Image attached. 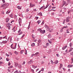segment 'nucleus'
I'll list each match as a JSON object with an SVG mask.
<instances>
[{"label":"nucleus","mask_w":73,"mask_h":73,"mask_svg":"<svg viewBox=\"0 0 73 73\" xmlns=\"http://www.w3.org/2000/svg\"><path fill=\"white\" fill-rule=\"evenodd\" d=\"M21 31V29H20L19 31H18V33H19V32Z\"/></svg>","instance_id":"nucleus-53"},{"label":"nucleus","mask_w":73,"mask_h":73,"mask_svg":"<svg viewBox=\"0 0 73 73\" xmlns=\"http://www.w3.org/2000/svg\"><path fill=\"white\" fill-rule=\"evenodd\" d=\"M11 12V11H9H9H7V12H6V14H8V13L9 14V13H10V12Z\"/></svg>","instance_id":"nucleus-31"},{"label":"nucleus","mask_w":73,"mask_h":73,"mask_svg":"<svg viewBox=\"0 0 73 73\" xmlns=\"http://www.w3.org/2000/svg\"><path fill=\"white\" fill-rule=\"evenodd\" d=\"M5 55L6 56H7V57H9V55L7 54V53H6L5 54Z\"/></svg>","instance_id":"nucleus-36"},{"label":"nucleus","mask_w":73,"mask_h":73,"mask_svg":"<svg viewBox=\"0 0 73 73\" xmlns=\"http://www.w3.org/2000/svg\"><path fill=\"white\" fill-rule=\"evenodd\" d=\"M44 7H45L44 6H42V7H41V8H42V9H45V8H44Z\"/></svg>","instance_id":"nucleus-33"},{"label":"nucleus","mask_w":73,"mask_h":73,"mask_svg":"<svg viewBox=\"0 0 73 73\" xmlns=\"http://www.w3.org/2000/svg\"><path fill=\"white\" fill-rule=\"evenodd\" d=\"M71 64H72V63H73V58H72L71 59Z\"/></svg>","instance_id":"nucleus-29"},{"label":"nucleus","mask_w":73,"mask_h":73,"mask_svg":"<svg viewBox=\"0 0 73 73\" xmlns=\"http://www.w3.org/2000/svg\"><path fill=\"white\" fill-rule=\"evenodd\" d=\"M73 48H71L69 50L68 52H71V51H72V49H73Z\"/></svg>","instance_id":"nucleus-19"},{"label":"nucleus","mask_w":73,"mask_h":73,"mask_svg":"<svg viewBox=\"0 0 73 73\" xmlns=\"http://www.w3.org/2000/svg\"><path fill=\"white\" fill-rule=\"evenodd\" d=\"M39 53V52H37L35 54V55L36 56H37L38 55V54Z\"/></svg>","instance_id":"nucleus-17"},{"label":"nucleus","mask_w":73,"mask_h":73,"mask_svg":"<svg viewBox=\"0 0 73 73\" xmlns=\"http://www.w3.org/2000/svg\"><path fill=\"white\" fill-rule=\"evenodd\" d=\"M35 45V43H33L31 44V46H34Z\"/></svg>","instance_id":"nucleus-18"},{"label":"nucleus","mask_w":73,"mask_h":73,"mask_svg":"<svg viewBox=\"0 0 73 73\" xmlns=\"http://www.w3.org/2000/svg\"><path fill=\"white\" fill-rule=\"evenodd\" d=\"M33 11H35V12H36V11H37V10H36V9H34Z\"/></svg>","instance_id":"nucleus-47"},{"label":"nucleus","mask_w":73,"mask_h":73,"mask_svg":"<svg viewBox=\"0 0 73 73\" xmlns=\"http://www.w3.org/2000/svg\"><path fill=\"white\" fill-rule=\"evenodd\" d=\"M1 14H2V15H4V11H2Z\"/></svg>","instance_id":"nucleus-40"},{"label":"nucleus","mask_w":73,"mask_h":73,"mask_svg":"<svg viewBox=\"0 0 73 73\" xmlns=\"http://www.w3.org/2000/svg\"><path fill=\"white\" fill-rule=\"evenodd\" d=\"M32 62H33V61L32 60H30V61L28 62V64H32Z\"/></svg>","instance_id":"nucleus-7"},{"label":"nucleus","mask_w":73,"mask_h":73,"mask_svg":"<svg viewBox=\"0 0 73 73\" xmlns=\"http://www.w3.org/2000/svg\"><path fill=\"white\" fill-rule=\"evenodd\" d=\"M6 61H9V58H6Z\"/></svg>","instance_id":"nucleus-37"},{"label":"nucleus","mask_w":73,"mask_h":73,"mask_svg":"<svg viewBox=\"0 0 73 73\" xmlns=\"http://www.w3.org/2000/svg\"><path fill=\"white\" fill-rule=\"evenodd\" d=\"M64 27H63V28L61 29L60 31V32H63V29H64Z\"/></svg>","instance_id":"nucleus-25"},{"label":"nucleus","mask_w":73,"mask_h":73,"mask_svg":"<svg viewBox=\"0 0 73 73\" xmlns=\"http://www.w3.org/2000/svg\"><path fill=\"white\" fill-rule=\"evenodd\" d=\"M32 67L34 69H35V68H36V66H34V65H33L32 66Z\"/></svg>","instance_id":"nucleus-20"},{"label":"nucleus","mask_w":73,"mask_h":73,"mask_svg":"<svg viewBox=\"0 0 73 73\" xmlns=\"http://www.w3.org/2000/svg\"><path fill=\"white\" fill-rule=\"evenodd\" d=\"M52 9H55V8H56V7H52Z\"/></svg>","instance_id":"nucleus-52"},{"label":"nucleus","mask_w":73,"mask_h":73,"mask_svg":"<svg viewBox=\"0 0 73 73\" xmlns=\"http://www.w3.org/2000/svg\"><path fill=\"white\" fill-rule=\"evenodd\" d=\"M44 21H43L41 24L42 25H43V24H44Z\"/></svg>","instance_id":"nucleus-61"},{"label":"nucleus","mask_w":73,"mask_h":73,"mask_svg":"<svg viewBox=\"0 0 73 73\" xmlns=\"http://www.w3.org/2000/svg\"><path fill=\"white\" fill-rule=\"evenodd\" d=\"M10 16L12 18L13 17V14H12L11 15H10Z\"/></svg>","instance_id":"nucleus-34"},{"label":"nucleus","mask_w":73,"mask_h":73,"mask_svg":"<svg viewBox=\"0 0 73 73\" xmlns=\"http://www.w3.org/2000/svg\"><path fill=\"white\" fill-rule=\"evenodd\" d=\"M25 36V34H24L23 36H22V37L21 38H23V37H24V36Z\"/></svg>","instance_id":"nucleus-58"},{"label":"nucleus","mask_w":73,"mask_h":73,"mask_svg":"<svg viewBox=\"0 0 73 73\" xmlns=\"http://www.w3.org/2000/svg\"><path fill=\"white\" fill-rule=\"evenodd\" d=\"M64 5V4H63V5H62L61 6V7H63Z\"/></svg>","instance_id":"nucleus-64"},{"label":"nucleus","mask_w":73,"mask_h":73,"mask_svg":"<svg viewBox=\"0 0 73 73\" xmlns=\"http://www.w3.org/2000/svg\"><path fill=\"white\" fill-rule=\"evenodd\" d=\"M48 42H49V43L50 44H52V41H50V40H48Z\"/></svg>","instance_id":"nucleus-24"},{"label":"nucleus","mask_w":73,"mask_h":73,"mask_svg":"<svg viewBox=\"0 0 73 73\" xmlns=\"http://www.w3.org/2000/svg\"><path fill=\"white\" fill-rule=\"evenodd\" d=\"M48 38H51V35H50V34H49V35H48Z\"/></svg>","instance_id":"nucleus-15"},{"label":"nucleus","mask_w":73,"mask_h":73,"mask_svg":"<svg viewBox=\"0 0 73 73\" xmlns=\"http://www.w3.org/2000/svg\"><path fill=\"white\" fill-rule=\"evenodd\" d=\"M73 65H69L68 66V68H72V67H73Z\"/></svg>","instance_id":"nucleus-10"},{"label":"nucleus","mask_w":73,"mask_h":73,"mask_svg":"<svg viewBox=\"0 0 73 73\" xmlns=\"http://www.w3.org/2000/svg\"><path fill=\"white\" fill-rule=\"evenodd\" d=\"M21 18H19V20H18V21H19V23L20 26H21V24H20V23H21Z\"/></svg>","instance_id":"nucleus-6"},{"label":"nucleus","mask_w":73,"mask_h":73,"mask_svg":"<svg viewBox=\"0 0 73 73\" xmlns=\"http://www.w3.org/2000/svg\"><path fill=\"white\" fill-rule=\"evenodd\" d=\"M0 44L1 45H3V43L1 42L0 43Z\"/></svg>","instance_id":"nucleus-57"},{"label":"nucleus","mask_w":73,"mask_h":73,"mask_svg":"<svg viewBox=\"0 0 73 73\" xmlns=\"http://www.w3.org/2000/svg\"><path fill=\"white\" fill-rule=\"evenodd\" d=\"M70 17H67L66 20V22H69L70 21Z\"/></svg>","instance_id":"nucleus-5"},{"label":"nucleus","mask_w":73,"mask_h":73,"mask_svg":"<svg viewBox=\"0 0 73 73\" xmlns=\"http://www.w3.org/2000/svg\"><path fill=\"white\" fill-rule=\"evenodd\" d=\"M11 25L9 23L7 24L6 25V27L8 28L9 29H10V28H11Z\"/></svg>","instance_id":"nucleus-2"},{"label":"nucleus","mask_w":73,"mask_h":73,"mask_svg":"<svg viewBox=\"0 0 73 73\" xmlns=\"http://www.w3.org/2000/svg\"><path fill=\"white\" fill-rule=\"evenodd\" d=\"M25 64V61H24L23 62V64H22V65H24V64Z\"/></svg>","instance_id":"nucleus-50"},{"label":"nucleus","mask_w":73,"mask_h":73,"mask_svg":"<svg viewBox=\"0 0 73 73\" xmlns=\"http://www.w3.org/2000/svg\"><path fill=\"white\" fill-rule=\"evenodd\" d=\"M37 23H38V24H40V23H41V21L40 20L38 21L37 22Z\"/></svg>","instance_id":"nucleus-23"},{"label":"nucleus","mask_w":73,"mask_h":73,"mask_svg":"<svg viewBox=\"0 0 73 73\" xmlns=\"http://www.w3.org/2000/svg\"><path fill=\"white\" fill-rule=\"evenodd\" d=\"M46 46H49V44L48 43H47L46 44Z\"/></svg>","instance_id":"nucleus-39"},{"label":"nucleus","mask_w":73,"mask_h":73,"mask_svg":"<svg viewBox=\"0 0 73 73\" xmlns=\"http://www.w3.org/2000/svg\"><path fill=\"white\" fill-rule=\"evenodd\" d=\"M3 38L4 39V40H6H6H7V37L6 36H5L3 37Z\"/></svg>","instance_id":"nucleus-9"},{"label":"nucleus","mask_w":73,"mask_h":73,"mask_svg":"<svg viewBox=\"0 0 73 73\" xmlns=\"http://www.w3.org/2000/svg\"><path fill=\"white\" fill-rule=\"evenodd\" d=\"M9 54H10V55H12V53L11 52H9Z\"/></svg>","instance_id":"nucleus-46"},{"label":"nucleus","mask_w":73,"mask_h":73,"mask_svg":"<svg viewBox=\"0 0 73 73\" xmlns=\"http://www.w3.org/2000/svg\"><path fill=\"white\" fill-rule=\"evenodd\" d=\"M60 67L59 68V69H60L61 68H62V65L61 64H60Z\"/></svg>","instance_id":"nucleus-26"},{"label":"nucleus","mask_w":73,"mask_h":73,"mask_svg":"<svg viewBox=\"0 0 73 73\" xmlns=\"http://www.w3.org/2000/svg\"><path fill=\"white\" fill-rule=\"evenodd\" d=\"M38 15L39 16H41L42 15V13H40L38 14Z\"/></svg>","instance_id":"nucleus-14"},{"label":"nucleus","mask_w":73,"mask_h":73,"mask_svg":"<svg viewBox=\"0 0 73 73\" xmlns=\"http://www.w3.org/2000/svg\"><path fill=\"white\" fill-rule=\"evenodd\" d=\"M14 53L15 54H16V55H17V54H18V52L16 51H15L14 52Z\"/></svg>","instance_id":"nucleus-16"},{"label":"nucleus","mask_w":73,"mask_h":73,"mask_svg":"<svg viewBox=\"0 0 73 73\" xmlns=\"http://www.w3.org/2000/svg\"><path fill=\"white\" fill-rule=\"evenodd\" d=\"M67 31V33H69V32L68 31V29H67V30L66 31Z\"/></svg>","instance_id":"nucleus-62"},{"label":"nucleus","mask_w":73,"mask_h":73,"mask_svg":"<svg viewBox=\"0 0 73 73\" xmlns=\"http://www.w3.org/2000/svg\"><path fill=\"white\" fill-rule=\"evenodd\" d=\"M12 67H13V66H10L8 68H9V69H10L11 68H12Z\"/></svg>","instance_id":"nucleus-45"},{"label":"nucleus","mask_w":73,"mask_h":73,"mask_svg":"<svg viewBox=\"0 0 73 73\" xmlns=\"http://www.w3.org/2000/svg\"><path fill=\"white\" fill-rule=\"evenodd\" d=\"M53 31V29H51L50 30V32H52Z\"/></svg>","instance_id":"nucleus-28"},{"label":"nucleus","mask_w":73,"mask_h":73,"mask_svg":"<svg viewBox=\"0 0 73 73\" xmlns=\"http://www.w3.org/2000/svg\"><path fill=\"white\" fill-rule=\"evenodd\" d=\"M35 18L36 19V20H37V19H38V17H35Z\"/></svg>","instance_id":"nucleus-54"},{"label":"nucleus","mask_w":73,"mask_h":73,"mask_svg":"<svg viewBox=\"0 0 73 73\" xmlns=\"http://www.w3.org/2000/svg\"><path fill=\"white\" fill-rule=\"evenodd\" d=\"M9 5V4L8 3H5L4 5V7H5V8H7V7Z\"/></svg>","instance_id":"nucleus-3"},{"label":"nucleus","mask_w":73,"mask_h":73,"mask_svg":"<svg viewBox=\"0 0 73 73\" xmlns=\"http://www.w3.org/2000/svg\"><path fill=\"white\" fill-rule=\"evenodd\" d=\"M38 31H39V32H40L42 34H44L45 33V30H43V31L41 30V29H38L37 30Z\"/></svg>","instance_id":"nucleus-1"},{"label":"nucleus","mask_w":73,"mask_h":73,"mask_svg":"<svg viewBox=\"0 0 73 73\" xmlns=\"http://www.w3.org/2000/svg\"><path fill=\"white\" fill-rule=\"evenodd\" d=\"M35 5H32V3H30V7L31 8H32V7H35Z\"/></svg>","instance_id":"nucleus-8"},{"label":"nucleus","mask_w":73,"mask_h":73,"mask_svg":"<svg viewBox=\"0 0 73 73\" xmlns=\"http://www.w3.org/2000/svg\"><path fill=\"white\" fill-rule=\"evenodd\" d=\"M72 43H70V47H72Z\"/></svg>","instance_id":"nucleus-42"},{"label":"nucleus","mask_w":73,"mask_h":73,"mask_svg":"<svg viewBox=\"0 0 73 73\" xmlns=\"http://www.w3.org/2000/svg\"><path fill=\"white\" fill-rule=\"evenodd\" d=\"M23 33V32H21L19 34V35H21Z\"/></svg>","instance_id":"nucleus-44"},{"label":"nucleus","mask_w":73,"mask_h":73,"mask_svg":"<svg viewBox=\"0 0 73 73\" xmlns=\"http://www.w3.org/2000/svg\"><path fill=\"white\" fill-rule=\"evenodd\" d=\"M15 65L16 66H17V65H19V64H18V63H16L15 64Z\"/></svg>","instance_id":"nucleus-35"},{"label":"nucleus","mask_w":73,"mask_h":73,"mask_svg":"<svg viewBox=\"0 0 73 73\" xmlns=\"http://www.w3.org/2000/svg\"><path fill=\"white\" fill-rule=\"evenodd\" d=\"M9 18H7L6 19V23H8V22L9 21Z\"/></svg>","instance_id":"nucleus-12"},{"label":"nucleus","mask_w":73,"mask_h":73,"mask_svg":"<svg viewBox=\"0 0 73 73\" xmlns=\"http://www.w3.org/2000/svg\"><path fill=\"white\" fill-rule=\"evenodd\" d=\"M18 66L19 68H21V64H19Z\"/></svg>","instance_id":"nucleus-27"},{"label":"nucleus","mask_w":73,"mask_h":73,"mask_svg":"<svg viewBox=\"0 0 73 73\" xmlns=\"http://www.w3.org/2000/svg\"><path fill=\"white\" fill-rule=\"evenodd\" d=\"M11 47L12 49H13V44H12L11 46Z\"/></svg>","instance_id":"nucleus-38"},{"label":"nucleus","mask_w":73,"mask_h":73,"mask_svg":"<svg viewBox=\"0 0 73 73\" xmlns=\"http://www.w3.org/2000/svg\"><path fill=\"white\" fill-rule=\"evenodd\" d=\"M7 41L6 40H3L2 41V43L3 44H5V43H7Z\"/></svg>","instance_id":"nucleus-11"},{"label":"nucleus","mask_w":73,"mask_h":73,"mask_svg":"<svg viewBox=\"0 0 73 73\" xmlns=\"http://www.w3.org/2000/svg\"><path fill=\"white\" fill-rule=\"evenodd\" d=\"M10 65H11V63H10V62H9L8 65L10 66Z\"/></svg>","instance_id":"nucleus-51"},{"label":"nucleus","mask_w":73,"mask_h":73,"mask_svg":"<svg viewBox=\"0 0 73 73\" xmlns=\"http://www.w3.org/2000/svg\"><path fill=\"white\" fill-rule=\"evenodd\" d=\"M45 27L47 29V31H50V29H49V27L46 25L45 26Z\"/></svg>","instance_id":"nucleus-4"},{"label":"nucleus","mask_w":73,"mask_h":73,"mask_svg":"<svg viewBox=\"0 0 73 73\" xmlns=\"http://www.w3.org/2000/svg\"><path fill=\"white\" fill-rule=\"evenodd\" d=\"M30 25H31L30 24H29V26L28 27V28L29 29V28L30 27Z\"/></svg>","instance_id":"nucleus-59"},{"label":"nucleus","mask_w":73,"mask_h":73,"mask_svg":"<svg viewBox=\"0 0 73 73\" xmlns=\"http://www.w3.org/2000/svg\"><path fill=\"white\" fill-rule=\"evenodd\" d=\"M44 68H42L41 69V71H42V72H44Z\"/></svg>","instance_id":"nucleus-41"},{"label":"nucleus","mask_w":73,"mask_h":73,"mask_svg":"<svg viewBox=\"0 0 73 73\" xmlns=\"http://www.w3.org/2000/svg\"><path fill=\"white\" fill-rule=\"evenodd\" d=\"M14 73H18V71L17 70H16L15 71Z\"/></svg>","instance_id":"nucleus-49"},{"label":"nucleus","mask_w":73,"mask_h":73,"mask_svg":"<svg viewBox=\"0 0 73 73\" xmlns=\"http://www.w3.org/2000/svg\"><path fill=\"white\" fill-rule=\"evenodd\" d=\"M32 37L34 39H35V37H34V36L33 35H32Z\"/></svg>","instance_id":"nucleus-55"},{"label":"nucleus","mask_w":73,"mask_h":73,"mask_svg":"<svg viewBox=\"0 0 73 73\" xmlns=\"http://www.w3.org/2000/svg\"><path fill=\"white\" fill-rule=\"evenodd\" d=\"M24 52V50H22L21 51V54H23V52Z\"/></svg>","instance_id":"nucleus-43"},{"label":"nucleus","mask_w":73,"mask_h":73,"mask_svg":"<svg viewBox=\"0 0 73 73\" xmlns=\"http://www.w3.org/2000/svg\"><path fill=\"white\" fill-rule=\"evenodd\" d=\"M64 5H65V6H66V5H68V4H66V2H64Z\"/></svg>","instance_id":"nucleus-30"},{"label":"nucleus","mask_w":73,"mask_h":73,"mask_svg":"<svg viewBox=\"0 0 73 73\" xmlns=\"http://www.w3.org/2000/svg\"><path fill=\"white\" fill-rule=\"evenodd\" d=\"M16 44H15V46L13 48V49H16Z\"/></svg>","instance_id":"nucleus-21"},{"label":"nucleus","mask_w":73,"mask_h":73,"mask_svg":"<svg viewBox=\"0 0 73 73\" xmlns=\"http://www.w3.org/2000/svg\"><path fill=\"white\" fill-rule=\"evenodd\" d=\"M57 56L58 57H59V56H60V55H59V54H56Z\"/></svg>","instance_id":"nucleus-56"},{"label":"nucleus","mask_w":73,"mask_h":73,"mask_svg":"<svg viewBox=\"0 0 73 73\" xmlns=\"http://www.w3.org/2000/svg\"><path fill=\"white\" fill-rule=\"evenodd\" d=\"M2 1H3V3H5V0H3Z\"/></svg>","instance_id":"nucleus-60"},{"label":"nucleus","mask_w":73,"mask_h":73,"mask_svg":"<svg viewBox=\"0 0 73 73\" xmlns=\"http://www.w3.org/2000/svg\"><path fill=\"white\" fill-rule=\"evenodd\" d=\"M17 8L19 9H21V7L20 6H18L17 7Z\"/></svg>","instance_id":"nucleus-13"},{"label":"nucleus","mask_w":73,"mask_h":73,"mask_svg":"<svg viewBox=\"0 0 73 73\" xmlns=\"http://www.w3.org/2000/svg\"><path fill=\"white\" fill-rule=\"evenodd\" d=\"M1 7H2V8H3V7H4V5H2L1 6Z\"/></svg>","instance_id":"nucleus-63"},{"label":"nucleus","mask_w":73,"mask_h":73,"mask_svg":"<svg viewBox=\"0 0 73 73\" xmlns=\"http://www.w3.org/2000/svg\"><path fill=\"white\" fill-rule=\"evenodd\" d=\"M48 6H49V5H47L46 7L45 8H44V9H46V8H47L48 7Z\"/></svg>","instance_id":"nucleus-32"},{"label":"nucleus","mask_w":73,"mask_h":73,"mask_svg":"<svg viewBox=\"0 0 73 73\" xmlns=\"http://www.w3.org/2000/svg\"><path fill=\"white\" fill-rule=\"evenodd\" d=\"M50 62L51 63V64H53V61H52V60H51L50 61Z\"/></svg>","instance_id":"nucleus-48"},{"label":"nucleus","mask_w":73,"mask_h":73,"mask_svg":"<svg viewBox=\"0 0 73 73\" xmlns=\"http://www.w3.org/2000/svg\"><path fill=\"white\" fill-rule=\"evenodd\" d=\"M58 62V60H56L55 61L54 63L55 64H57Z\"/></svg>","instance_id":"nucleus-22"}]
</instances>
